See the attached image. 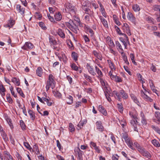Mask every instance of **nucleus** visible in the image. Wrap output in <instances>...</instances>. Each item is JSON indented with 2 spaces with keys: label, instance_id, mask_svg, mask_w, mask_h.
I'll return each instance as SVG.
<instances>
[{
  "label": "nucleus",
  "instance_id": "f257e3e1",
  "mask_svg": "<svg viewBox=\"0 0 160 160\" xmlns=\"http://www.w3.org/2000/svg\"><path fill=\"white\" fill-rule=\"evenodd\" d=\"M134 146L137 149L139 152L143 156L149 159L151 157V154L137 142L134 143Z\"/></svg>",
  "mask_w": 160,
  "mask_h": 160
},
{
  "label": "nucleus",
  "instance_id": "f03ea898",
  "mask_svg": "<svg viewBox=\"0 0 160 160\" xmlns=\"http://www.w3.org/2000/svg\"><path fill=\"white\" fill-rule=\"evenodd\" d=\"M121 136L122 139H124L128 146L132 149L134 150L135 148L133 147L134 143H133L131 138L129 137L128 134L124 132L122 133Z\"/></svg>",
  "mask_w": 160,
  "mask_h": 160
},
{
  "label": "nucleus",
  "instance_id": "7ed1b4c3",
  "mask_svg": "<svg viewBox=\"0 0 160 160\" xmlns=\"http://www.w3.org/2000/svg\"><path fill=\"white\" fill-rule=\"evenodd\" d=\"M53 76L52 74L49 75L46 87L47 91L49 90L51 87L52 89L54 88L55 82L53 79Z\"/></svg>",
  "mask_w": 160,
  "mask_h": 160
},
{
  "label": "nucleus",
  "instance_id": "20e7f679",
  "mask_svg": "<svg viewBox=\"0 0 160 160\" xmlns=\"http://www.w3.org/2000/svg\"><path fill=\"white\" fill-rule=\"evenodd\" d=\"M67 26L73 32L77 33L79 30L78 26L73 21L70 20L68 22L66 23Z\"/></svg>",
  "mask_w": 160,
  "mask_h": 160
},
{
  "label": "nucleus",
  "instance_id": "39448f33",
  "mask_svg": "<svg viewBox=\"0 0 160 160\" xmlns=\"http://www.w3.org/2000/svg\"><path fill=\"white\" fill-rule=\"evenodd\" d=\"M65 10L69 12L71 14L74 15L76 14V8L72 5V4L68 2L65 4Z\"/></svg>",
  "mask_w": 160,
  "mask_h": 160
},
{
  "label": "nucleus",
  "instance_id": "423d86ee",
  "mask_svg": "<svg viewBox=\"0 0 160 160\" xmlns=\"http://www.w3.org/2000/svg\"><path fill=\"white\" fill-rule=\"evenodd\" d=\"M74 152L77 156L78 160H83L82 155L83 154V152L79 147H77L75 148Z\"/></svg>",
  "mask_w": 160,
  "mask_h": 160
},
{
  "label": "nucleus",
  "instance_id": "0eeeda50",
  "mask_svg": "<svg viewBox=\"0 0 160 160\" xmlns=\"http://www.w3.org/2000/svg\"><path fill=\"white\" fill-rule=\"evenodd\" d=\"M82 9L85 11V14H87L92 17L93 15L94 12L86 5H82Z\"/></svg>",
  "mask_w": 160,
  "mask_h": 160
},
{
  "label": "nucleus",
  "instance_id": "6e6552de",
  "mask_svg": "<svg viewBox=\"0 0 160 160\" xmlns=\"http://www.w3.org/2000/svg\"><path fill=\"white\" fill-rule=\"evenodd\" d=\"M123 31L126 33L129 36L131 35V33L130 29V28L128 24L127 23H124L122 27V28Z\"/></svg>",
  "mask_w": 160,
  "mask_h": 160
},
{
  "label": "nucleus",
  "instance_id": "1a4fd4ad",
  "mask_svg": "<svg viewBox=\"0 0 160 160\" xmlns=\"http://www.w3.org/2000/svg\"><path fill=\"white\" fill-rule=\"evenodd\" d=\"M97 129L100 132H103L104 131V128L101 121H97L96 123Z\"/></svg>",
  "mask_w": 160,
  "mask_h": 160
},
{
  "label": "nucleus",
  "instance_id": "9d476101",
  "mask_svg": "<svg viewBox=\"0 0 160 160\" xmlns=\"http://www.w3.org/2000/svg\"><path fill=\"white\" fill-rule=\"evenodd\" d=\"M33 47V45L29 42H25L24 45L22 47V48L25 50H28V49H31Z\"/></svg>",
  "mask_w": 160,
  "mask_h": 160
},
{
  "label": "nucleus",
  "instance_id": "9b49d317",
  "mask_svg": "<svg viewBox=\"0 0 160 160\" xmlns=\"http://www.w3.org/2000/svg\"><path fill=\"white\" fill-rule=\"evenodd\" d=\"M127 17L128 20L131 21L134 24H135L136 18L131 12H129L128 13Z\"/></svg>",
  "mask_w": 160,
  "mask_h": 160
},
{
  "label": "nucleus",
  "instance_id": "f8f14e48",
  "mask_svg": "<svg viewBox=\"0 0 160 160\" xmlns=\"http://www.w3.org/2000/svg\"><path fill=\"white\" fill-rule=\"evenodd\" d=\"M3 156L4 158L6 160H13L12 157L10 155L9 152L7 151H4L3 153Z\"/></svg>",
  "mask_w": 160,
  "mask_h": 160
},
{
  "label": "nucleus",
  "instance_id": "ddd939ff",
  "mask_svg": "<svg viewBox=\"0 0 160 160\" xmlns=\"http://www.w3.org/2000/svg\"><path fill=\"white\" fill-rule=\"evenodd\" d=\"M100 82L102 85L103 87V88L104 89V92L105 91V90H107V91H109L108 86L106 81L102 79H100Z\"/></svg>",
  "mask_w": 160,
  "mask_h": 160
},
{
  "label": "nucleus",
  "instance_id": "4468645a",
  "mask_svg": "<svg viewBox=\"0 0 160 160\" xmlns=\"http://www.w3.org/2000/svg\"><path fill=\"white\" fill-rule=\"evenodd\" d=\"M16 8L19 13H20L22 15L24 16V13L25 10L24 8L22 7L21 6L18 4L16 5Z\"/></svg>",
  "mask_w": 160,
  "mask_h": 160
},
{
  "label": "nucleus",
  "instance_id": "2eb2a0df",
  "mask_svg": "<svg viewBox=\"0 0 160 160\" xmlns=\"http://www.w3.org/2000/svg\"><path fill=\"white\" fill-rule=\"evenodd\" d=\"M49 43L51 46L55 45L57 44V42L55 38L52 36H49Z\"/></svg>",
  "mask_w": 160,
  "mask_h": 160
},
{
  "label": "nucleus",
  "instance_id": "dca6fc26",
  "mask_svg": "<svg viewBox=\"0 0 160 160\" xmlns=\"http://www.w3.org/2000/svg\"><path fill=\"white\" fill-rule=\"evenodd\" d=\"M140 116L141 118V122L143 125H146L147 123L145 115L143 112H140Z\"/></svg>",
  "mask_w": 160,
  "mask_h": 160
},
{
  "label": "nucleus",
  "instance_id": "f3484780",
  "mask_svg": "<svg viewBox=\"0 0 160 160\" xmlns=\"http://www.w3.org/2000/svg\"><path fill=\"white\" fill-rule=\"evenodd\" d=\"M107 62L109 65V67L111 70H116L115 66L111 60H108Z\"/></svg>",
  "mask_w": 160,
  "mask_h": 160
},
{
  "label": "nucleus",
  "instance_id": "a211bd4d",
  "mask_svg": "<svg viewBox=\"0 0 160 160\" xmlns=\"http://www.w3.org/2000/svg\"><path fill=\"white\" fill-rule=\"evenodd\" d=\"M98 110L104 116L107 115V112L104 107L102 105H100L98 107Z\"/></svg>",
  "mask_w": 160,
  "mask_h": 160
},
{
  "label": "nucleus",
  "instance_id": "6ab92c4d",
  "mask_svg": "<svg viewBox=\"0 0 160 160\" xmlns=\"http://www.w3.org/2000/svg\"><path fill=\"white\" fill-rule=\"evenodd\" d=\"M87 68L89 73L93 76H95L96 73L94 72L93 68L89 64H87Z\"/></svg>",
  "mask_w": 160,
  "mask_h": 160
},
{
  "label": "nucleus",
  "instance_id": "aec40b11",
  "mask_svg": "<svg viewBox=\"0 0 160 160\" xmlns=\"http://www.w3.org/2000/svg\"><path fill=\"white\" fill-rule=\"evenodd\" d=\"M99 18L103 26L106 28H108V26L106 20L101 16L99 17Z\"/></svg>",
  "mask_w": 160,
  "mask_h": 160
},
{
  "label": "nucleus",
  "instance_id": "412c9836",
  "mask_svg": "<svg viewBox=\"0 0 160 160\" xmlns=\"http://www.w3.org/2000/svg\"><path fill=\"white\" fill-rule=\"evenodd\" d=\"M149 82L150 83V86L151 89L158 96V94L157 93V90L155 89V87L153 84V81L151 80H149Z\"/></svg>",
  "mask_w": 160,
  "mask_h": 160
},
{
  "label": "nucleus",
  "instance_id": "4be33fe9",
  "mask_svg": "<svg viewBox=\"0 0 160 160\" xmlns=\"http://www.w3.org/2000/svg\"><path fill=\"white\" fill-rule=\"evenodd\" d=\"M131 116L132 119L131 121V124L132 125L133 127H135V126H137V121L136 119V117L133 115H132Z\"/></svg>",
  "mask_w": 160,
  "mask_h": 160
},
{
  "label": "nucleus",
  "instance_id": "5701e85b",
  "mask_svg": "<svg viewBox=\"0 0 160 160\" xmlns=\"http://www.w3.org/2000/svg\"><path fill=\"white\" fill-rule=\"evenodd\" d=\"M57 33L59 36L62 38H64L65 37V34L64 31L61 29H58Z\"/></svg>",
  "mask_w": 160,
  "mask_h": 160
},
{
  "label": "nucleus",
  "instance_id": "b1692460",
  "mask_svg": "<svg viewBox=\"0 0 160 160\" xmlns=\"http://www.w3.org/2000/svg\"><path fill=\"white\" fill-rule=\"evenodd\" d=\"M84 29L87 30V32H88L90 34L91 37L94 34V32L92 29L91 28L88 26L87 25H85L84 27Z\"/></svg>",
  "mask_w": 160,
  "mask_h": 160
},
{
  "label": "nucleus",
  "instance_id": "393cba45",
  "mask_svg": "<svg viewBox=\"0 0 160 160\" xmlns=\"http://www.w3.org/2000/svg\"><path fill=\"white\" fill-rule=\"evenodd\" d=\"M132 9L135 12H139L140 8L139 5L137 4H134L132 5Z\"/></svg>",
  "mask_w": 160,
  "mask_h": 160
},
{
  "label": "nucleus",
  "instance_id": "a878e982",
  "mask_svg": "<svg viewBox=\"0 0 160 160\" xmlns=\"http://www.w3.org/2000/svg\"><path fill=\"white\" fill-rule=\"evenodd\" d=\"M54 17L56 21H59L61 20L62 18V15L60 12H58L55 13L54 15Z\"/></svg>",
  "mask_w": 160,
  "mask_h": 160
},
{
  "label": "nucleus",
  "instance_id": "bb28decb",
  "mask_svg": "<svg viewBox=\"0 0 160 160\" xmlns=\"http://www.w3.org/2000/svg\"><path fill=\"white\" fill-rule=\"evenodd\" d=\"M68 99V101L67 102V104L71 105L73 103V98L72 96L71 95H68L66 98Z\"/></svg>",
  "mask_w": 160,
  "mask_h": 160
},
{
  "label": "nucleus",
  "instance_id": "cd10ccee",
  "mask_svg": "<svg viewBox=\"0 0 160 160\" xmlns=\"http://www.w3.org/2000/svg\"><path fill=\"white\" fill-rule=\"evenodd\" d=\"M28 112L30 116L31 119L32 120H34L36 118L34 113L33 112L32 110L30 109L28 110Z\"/></svg>",
  "mask_w": 160,
  "mask_h": 160
},
{
  "label": "nucleus",
  "instance_id": "c85d7f7f",
  "mask_svg": "<svg viewBox=\"0 0 160 160\" xmlns=\"http://www.w3.org/2000/svg\"><path fill=\"white\" fill-rule=\"evenodd\" d=\"M42 69L41 67H38L36 71L37 75L39 77H41L42 74Z\"/></svg>",
  "mask_w": 160,
  "mask_h": 160
},
{
  "label": "nucleus",
  "instance_id": "c756f323",
  "mask_svg": "<svg viewBox=\"0 0 160 160\" xmlns=\"http://www.w3.org/2000/svg\"><path fill=\"white\" fill-rule=\"evenodd\" d=\"M112 79H114V81L118 82H121L122 81V79L119 76L116 75L114 76H112Z\"/></svg>",
  "mask_w": 160,
  "mask_h": 160
},
{
  "label": "nucleus",
  "instance_id": "7c9ffc66",
  "mask_svg": "<svg viewBox=\"0 0 160 160\" xmlns=\"http://www.w3.org/2000/svg\"><path fill=\"white\" fill-rule=\"evenodd\" d=\"M120 93L122 96V97L124 99H126L128 98V95L123 90H120Z\"/></svg>",
  "mask_w": 160,
  "mask_h": 160
},
{
  "label": "nucleus",
  "instance_id": "2f4dec72",
  "mask_svg": "<svg viewBox=\"0 0 160 160\" xmlns=\"http://www.w3.org/2000/svg\"><path fill=\"white\" fill-rule=\"evenodd\" d=\"M12 81L16 86H18L20 85V82L19 80L16 78H12Z\"/></svg>",
  "mask_w": 160,
  "mask_h": 160
},
{
  "label": "nucleus",
  "instance_id": "473e14b6",
  "mask_svg": "<svg viewBox=\"0 0 160 160\" xmlns=\"http://www.w3.org/2000/svg\"><path fill=\"white\" fill-rule=\"evenodd\" d=\"M120 123L123 128L126 125V120L123 118L118 119Z\"/></svg>",
  "mask_w": 160,
  "mask_h": 160
},
{
  "label": "nucleus",
  "instance_id": "72a5a7b5",
  "mask_svg": "<svg viewBox=\"0 0 160 160\" xmlns=\"http://www.w3.org/2000/svg\"><path fill=\"white\" fill-rule=\"evenodd\" d=\"M142 97L147 101H148L150 102L152 101L153 100L146 94H144V95H143Z\"/></svg>",
  "mask_w": 160,
  "mask_h": 160
},
{
  "label": "nucleus",
  "instance_id": "f704fd0d",
  "mask_svg": "<svg viewBox=\"0 0 160 160\" xmlns=\"http://www.w3.org/2000/svg\"><path fill=\"white\" fill-rule=\"evenodd\" d=\"M130 96L132 99L135 103H137L138 105L140 104V103L138 101V100L137 98L134 94H131Z\"/></svg>",
  "mask_w": 160,
  "mask_h": 160
},
{
  "label": "nucleus",
  "instance_id": "c9c22d12",
  "mask_svg": "<svg viewBox=\"0 0 160 160\" xmlns=\"http://www.w3.org/2000/svg\"><path fill=\"white\" fill-rule=\"evenodd\" d=\"M117 107L119 112L121 113H122L123 110V108L122 104V103L118 104Z\"/></svg>",
  "mask_w": 160,
  "mask_h": 160
},
{
  "label": "nucleus",
  "instance_id": "e433bc0d",
  "mask_svg": "<svg viewBox=\"0 0 160 160\" xmlns=\"http://www.w3.org/2000/svg\"><path fill=\"white\" fill-rule=\"evenodd\" d=\"M93 54L94 56L97 58L98 59H99L100 60H102V56L99 54L96 51H94L93 52Z\"/></svg>",
  "mask_w": 160,
  "mask_h": 160
},
{
  "label": "nucleus",
  "instance_id": "4c0bfd02",
  "mask_svg": "<svg viewBox=\"0 0 160 160\" xmlns=\"http://www.w3.org/2000/svg\"><path fill=\"white\" fill-rule=\"evenodd\" d=\"M95 68L96 71L98 75V76L100 77H102L103 76V74L101 71L96 66H95Z\"/></svg>",
  "mask_w": 160,
  "mask_h": 160
},
{
  "label": "nucleus",
  "instance_id": "58836bf2",
  "mask_svg": "<svg viewBox=\"0 0 160 160\" xmlns=\"http://www.w3.org/2000/svg\"><path fill=\"white\" fill-rule=\"evenodd\" d=\"M72 57L74 61H76L78 60V55L75 52H73L72 53Z\"/></svg>",
  "mask_w": 160,
  "mask_h": 160
},
{
  "label": "nucleus",
  "instance_id": "ea45409f",
  "mask_svg": "<svg viewBox=\"0 0 160 160\" xmlns=\"http://www.w3.org/2000/svg\"><path fill=\"white\" fill-rule=\"evenodd\" d=\"M53 93L55 97L58 98H60L62 97L61 93L58 91H53Z\"/></svg>",
  "mask_w": 160,
  "mask_h": 160
},
{
  "label": "nucleus",
  "instance_id": "a19ab883",
  "mask_svg": "<svg viewBox=\"0 0 160 160\" xmlns=\"http://www.w3.org/2000/svg\"><path fill=\"white\" fill-rule=\"evenodd\" d=\"M120 40L124 45L125 48L127 49V43H128V42L125 40L124 38H123L122 37L120 38Z\"/></svg>",
  "mask_w": 160,
  "mask_h": 160
},
{
  "label": "nucleus",
  "instance_id": "79ce46f5",
  "mask_svg": "<svg viewBox=\"0 0 160 160\" xmlns=\"http://www.w3.org/2000/svg\"><path fill=\"white\" fill-rule=\"evenodd\" d=\"M113 20L115 23L118 25L119 26L120 25V22L118 20V18L116 15H114L113 16Z\"/></svg>",
  "mask_w": 160,
  "mask_h": 160
},
{
  "label": "nucleus",
  "instance_id": "37998d69",
  "mask_svg": "<svg viewBox=\"0 0 160 160\" xmlns=\"http://www.w3.org/2000/svg\"><path fill=\"white\" fill-rule=\"evenodd\" d=\"M113 93L116 95L117 99L119 101H121V94L120 93V91H119V92L116 91H113Z\"/></svg>",
  "mask_w": 160,
  "mask_h": 160
},
{
  "label": "nucleus",
  "instance_id": "c03bdc74",
  "mask_svg": "<svg viewBox=\"0 0 160 160\" xmlns=\"http://www.w3.org/2000/svg\"><path fill=\"white\" fill-rule=\"evenodd\" d=\"M1 134L3 139L5 141H7L8 140V138L7 137V135L4 131L1 133Z\"/></svg>",
  "mask_w": 160,
  "mask_h": 160
},
{
  "label": "nucleus",
  "instance_id": "a18cd8bd",
  "mask_svg": "<svg viewBox=\"0 0 160 160\" xmlns=\"http://www.w3.org/2000/svg\"><path fill=\"white\" fill-rule=\"evenodd\" d=\"M17 92H18V93H19L20 94V95L22 96L23 98H25V95L23 93L22 89L21 88H17L16 89Z\"/></svg>",
  "mask_w": 160,
  "mask_h": 160
},
{
  "label": "nucleus",
  "instance_id": "49530a36",
  "mask_svg": "<svg viewBox=\"0 0 160 160\" xmlns=\"http://www.w3.org/2000/svg\"><path fill=\"white\" fill-rule=\"evenodd\" d=\"M5 88L2 85H0V92L2 96H4Z\"/></svg>",
  "mask_w": 160,
  "mask_h": 160
},
{
  "label": "nucleus",
  "instance_id": "de8ad7c7",
  "mask_svg": "<svg viewBox=\"0 0 160 160\" xmlns=\"http://www.w3.org/2000/svg\"><path fill=\"white\" fill-rule=\"evenodd\" d=\"M6 120L11 129H12L13 128V126L11 119L9 118H8Z\"/></svg>",
  "mask_w": 160,
  "mask_h": 160
},
{
  "label": "nucleus",
  "instance_id": "09e8293b",
  "mask_svg": "<svg viewBox=\"0 0 160 160\" xmlns=\"http://www.w3.org/2000/svg\"><path fill=\"white\" fill-rule=\"evenodd\" d=\"M109 91H107V90H105V91H104V92L105 93V95L107 100L109 102H110V101H111V99L108 96L109 94L108 93V92Z\"/></svg>",
  "mask_w": 160,
  "mask_h": 160
},
{
  "label": "nucleus",
  "instance_id": "8fccbe9b",
  "mask_svg": "<svg viewBox=\"0 0 160 160\" xmlns=\"http://www.w3.org/2000/svg\"><path fill=\"white\" fill-rule=\"evenodd\" d=\"M70 66L72 70L75 71H77L78 70V67L75 63L72 64Z\"/></svg>",
  "mask_w": 160,
  "mask_h": 160
},
{
  "label": "nucleus",
  "instance_id": "3c124183",
  "mask_svg": "<svg viewBox=\"0 0 160 160\" xmlns=\"http://www.w3.org/2000/svg\"><path fill=\"white\" fill-rule=\"evenodd\" d=\"M152 143L153 145L157 147H159L160 144L158 142L156 139H154L152 141Z\"/></svg>",
  "mask_w": 160,
  "mask_h": 160
},
{
  "label": "nucleus",
  "instance_id": "603ef678",
  "mask_svg": "<svg viewBox=\"0 0 160 160\" xmlns=\"http://www.w3.org/2000/svg\"><path fill=\"white\" fill-rule=\"evenodd\" d=\"M151 127L156 131L157 133L160 134V129L158 127H156L154 125H151Z\"/></svg>",
  "mask_w": 160,
  "mask_h": 160
},
{
  "label": "nucleus",
  "instance_id": "864d4df0",
  "mask_svg": "<svg viewBox=\"0 0 160 160\" xmlns=\"http://www.w3.org/2000/svg\"><path fill=\"white\" fill-rule=\"evenodd\" d=\"M69 129L71 132H72L75 130L74 126L72 123H70L69 124Z\"/></svg>",
  "mask_w": 160,
  "mask_h": 160
},
{
  "label": "nucleus",
  "instance_id": "5fc2aeb1",
  "mask_svg": "<svg viewBox=\"0 0 160 160\" xmlns=\"http://www.w3.org/2000/svg\"><path fill=\"white\" fill-rule=\"evenodd\" d=\"M84 76L88 81L90 82H92V78L90 76L88 75L87 74H84Z\"/></svg>",
  "mask_w": 160,
  "mask_h": 160
},
{
  "label": "nucleus",
  "instance_id": "6e6d98bb",
  "mask_svg": "<svg viewBox=\"0 0 160 160\" xmlns=\"http://www.w3.org/2000/svg\"><path fill=\"white\" fill-rule=\"evenodd\" d=\"M116 45L118 50L122 49L121 44L119 43L118 41H116Z\"/></svg>",
  "mask_w": 160,
  "mask_h": 160
},
{
  "label": "nucleus",
  "instance_id": "4d7b16f0",
  "mask_svg": "<svg viewBox=\"0 0 160 160\" xmlns=\"http://www.w3.org/2000/svg\"><path fill=\"white\" fill-rule=\"evenodd\" d=\"M7 99L8 100V101L10 103H12V102L13 101L12 100V98H11L10 96V94H7L6 95Z\"/></svg>",
  "mask_w": 160,
  "mask_h": 160
},
{
  "label": "nucleus",
  "instance_id": "13d9d810",
  "mask_svg": "<svg viewBox=\"0 0 160 160\" xmlns=\"http://www.w3.org/2000/svg\"><path fill=\"white\" fill-rule=\"evenodd\" d=\"M15 21L14 20L10 19L8 21V25H9L10 27H12L15 24Z\"/></svg>",
  "mask_w": 160,
  "mask_h": 160
},
{
  "label": "nucleus",
  "instance_id": "bf43d9fd",
  "mask_svg": "<svg viewBox=\"0 0 160 160\" xmlns=\"http://www.w3.org/2000/svg\"><path fill=\"white\" fill-rule=\"evenodd\" d=\"M155 116L158 121H160V112L158 111L155 112Z\"/></svg>",
  "mask_w": 160,
  "mask_h": 160
},
{
  "label": "nucleus",
  "instance_id": "052dcab7",
  "mask_svg": "<svg viewBox=\"0 0 160 160\" xmlns=\"http://www.w3.org/2000/svg\"><path fill=\"white\" fill-rule=\"evenodd\" d=\"M20 126L22 129L23 130L25 129V125L23 121L22 120L20 121Z\"/></svg>",
  "mask_w": 160,
  "mask_h": 160
},
{
  "label": "nucleus",
  "instance_id": "680f3d73",
  "mask_svg": "<svg viewBox=\"0 0 160 160\" xmlns=\"http://www.w3.org/2000/svg\"><path fill=\"white\" fill-rule=\"evenodd\" d=\"M13 87L11 86L10 87V90L11 91V92L12 95L15 97L16 98L17 97V95L16 94H15L13 91Z\"/></svg>",
  "mask_w": 160,
  "mask_h": 160
},
{
  "label": "nucleus",
  "instance_id": "e2e57ef3",
  "mask_svg": "<svg viewBox=\"0 0 160 160\" xmlns=\"http://www.w3.org/2000/svg\"><path fill=\"white\" fill-rule=\"evenodd\" d=\"M23 144L24 146L26 147V148L27 149L29 150H30L32 148L30 145L29 144L28 142H23Z\"/></svg>",
  "mask_w": 160,
  "mask_h": 160
},
{
  "label": "nucleus",
  "instance_id": "0e129e2a",
  "mask_svg": "<svg viewBox=\"0 0 160 160\" xmlns=\"http://www.w3.org/2000/svg\"><path fill=\"white\" fill-rule=\"evenodd\" d=\"M83 37L86 43H88L89 42L90 40L87 35H84Z\"/></svg>",
  "mask_w": 160,
  "mask_h": 160
},
{
  "label": "nucleus",
  "instance_id": "69168bd1",
  "mask_svg": "<svg viewBox=\"0 0 160 160\" xmlns=\"http://www.w3.org/2000/svg\"><path fill=\"white\" fill-rule=\"evenodd\" d=\"M119 156L117 154L113 155L112 156V160H118Z\"/></svg>",
  "mask_w": 160,
  "mask_h": 160
},
{
  "label": "nucleus",
  "instance_id": "338daca9",
  "mask_svg": "<svg viewBox=\"0 0 160 160\" xmlns=\"http://www.w3.org/2000/svg\"><path fill=\"white\" fill-rule=\"evenodd\" d=\"M154 10L156 11H159L160 12V6L155 5L153 6Z\"/></svg>",
  "mask_w": 160,
  "mask_h": 160
},
{
  "label": "nucleus",
  "instance_id": "774afa93",
  "mask_svg": "<svg viewBox=\"0 0 160 160\" xmlns=\"http://www.w3.org/2000/svg\"><path fill=\"white\" fill-rule=\"evenodd\" d=\"M90 16L88 15L85 16L84 19L87 23H88L90 21Z\"/></svg>",
  "mask_w": 160,
  "mask_h": 160
}]
</instances>
